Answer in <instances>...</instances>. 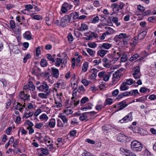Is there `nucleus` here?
Returning <instances> with one entry per match:
<instances>
[{
  "label": "nucleus",
  "mask_w": 156,
  "mask_h": 156,
  "mask_svg": "<svg viewBox=\"0 0 156 156\" xmlns=\"http://www.w3.org/2000/svg\"><path fill=\"white\" fill-rule=\"evenodd\" d=\"M106 73L105 71H102L99 73L98 75V76L99 78H102L103 79Z\"/></svg>",
  "instance_id": "c03bdc74"
},
{
  "label": "nucleus",
  "mask_w": 156,
  "mask_h": 156,
  "mask_svg": "<svg viewBox=\"0 0 156 156\" xmlns=\"http://www.w3.org/2000/svg\"><path fill=\"white\" fill-rule=\"evenodd\" d=\"M125 82L127 85H130L133 84V79H127Z\"/></svg>",
  "instance_id": "052dcab7"
},
{
  "label": "nucleus",
  "mask_w": 156,
  "mask_h": 156,
  "mask_svg": "<svg viewBox=\"0 0 156 156\" xmlns=\"http://www.w3.org/2000/svg\"><path fill=\"white\" fill-rule=\"evenodd\" d=\"M95 114L96 113L94 111L88 112V118L89 116H90V119H93L95 116Z\"/></svg>",
  "instance_id": "ea45409f"
},
{
  "label": "nucleus",
  "mask_w": 156,
  "mask_h": 156,
  "mask_svg": "<svg viewBox=\"0 0 156 156\" xmlns=\"http://www.w3.org/2000/svg\"><path fill=\"white\" fill-rule=\"evenodd\" d=\"M76 99H73V100H71L72 101L71 102V104L72 105H73L74 106H77L80 103V100H78L77 101L76 100Z\"/></svg>",
  "instance_id": "37998d69"
},
{
  "label": "nucleus",
  "mask_w": 156,
  "mask_h": 156,
  "mask_svg": "<svg viewBox=\"0 0 156 156\" xmlns=\"http://www.w3.org/2000/svg\"><path fill=\"white\" fill-rule=\"evenodd\" d=\"M88 29V26L87 25L84 23H82L80 28V30L81 31L87 30Z\"/></svg>",
  "instance_id": "2f4dec72"
},
{
  "label": "nucleus",
  "mask_w": 156,
  "mask_h": 156,
  "mask_svg": "<svg viewBox=\"0 0 156 156\" xmlns=\"http://www.w3.org/2000/svg\"><path fill=\"white\" fill-rule=\"evenodd\" d=\"M19 96L24 101L29 100L30 98V95H27V94H25L24 91L21 92L19 95Z\"/></svg>",
  "instance_id": "f8f14e48"
},
{
  "label": "nucleus",
  "mask_w": 156,
  "mask_h": 156,
  "mask_svg": "<svg viewBox=\"0 0 156 156\" xmlns=\"http://www.w3.org/2000/svg\"><path fill=\"white\" fill-rule=\"evenodd\" d=\"M87 112H84L80 116L79 119L80 120L83 121L85 120L87 116Z\"/></svg>",
  "instance_id": "cd10ccee"
},
{
  "label": "nucleus",
  "mask_w": 156,
  "mask_h": 156,
  "mask_svg": "<svg viewBox=\"0 0 156 156\" xmlns=\"http://www.w3.org/2000/svg\"><path fill=\"white\" fill-rule=\"evenodd\" d=\"M139 57V55L138 54H135L130 58L129 61L131 62H132Z\"/></svg>",
  "instance_id": "72a5a7b5"
},
{
  "label": "nucleus",
  "mask_w": 156,
  "mask_h": 156,
  "mask_svg": "<svg viewBox=\"0 0 156 156\" xmlns=\"http://www.w3.org/2000/svg\"><path fill=\"white\" fill-rule=\"evenodd\" d=\"M147 34V31L145 30L140 33L138 35V39L141 40L144 39Z\"/></svg>",
  "instance_id": "6ab92c4d"
},
{
  "label": "nucleus",
  "mask_w": 156,
  "mask_h": 156,
  "mask_svg": "<svg viewBox=\"0 0 156 156\" xmlns=\"http://www.w3.org/2000/svg\"><path fill=\"white\" fill-rule=\"evenodd\" d=\"M127 85V84L125 82H122L119 87L120 90L122 91L127 90L129 89V87Z\"/></svg>",
  "instance_id": "4468645a"
},
{
  "label": "nucleus",
  "mask_w": 156,
  "mask_h": 156,
  "mask_svg": "<svg viewBox=\"0 0 156 156\" xmlns=\"http://www.w3.org/2000/svg\"><path fill=\"white\" fill-rule=\"evenodd\" d=\"M120 73L119 71L117 70L113 74L112 80V82L114 83H116L120 80Z\"/></svg>",
  "instance_id": "39448f33"
},
{
  "label": "nucleus",
  "mask_w": 156,
  "mask_h": 156,
  "mask_svg": "<svg viewBox=\"0 0 156 156\" xmlns=\"http://www.w3.org/2000/svg\"><path fill=\"white\" fill-rule=\"evenodd\" d=\"M39 118L40 119L47 120L48 119V118L46 114H44L40 116Z\"/></svg>",
  "instance_id": "5fc2aeb1"
},
{
  "label": "nucleus",
  "mask_w": 156,
  "mask_h": 156,
  "mask_svg": "<svg viewBox=\"0 0 156 156\" xmlns=\"http://www.w3.org/2000/svg\"><path fill=\"white\" fill-rule=\"evenodd\" d=\"M69 15L71 19L72 17H73V19L74 20L79 19V15L78 13L77 12H73Z\"/></svg>",
  "instance_id": "f3484780"
},
{
  "label": "nucleus",
  "mask_w": 156,
  "mask_h": 156,
  "mask_svg": "<svg viewBox=\"0 0 156 156\" xmlns=\"http://www.w3.org/2000/svg\"><path fill=\"white\" fill-rule=\"evenodd\" d=\"M127 59V56L126 55H123L121 58V62H125L126 61Z\"/></svg>",
  "instance_id": "6e6d98bb"
},
{
  "label": "nucleus",
  "mask_w": 156,
  "mask_h": 156,
  "mask_svg": "<svg viewBox=\"0 0 156 156\" xmlns=\"http://www.w3.org/2000/svg\"><path fill=\"white\" fill-rule=\"evenodd\" d=\"M110 74L108 73H106L105 74L104 78L103 79V80L105 81H108L109 79Z\"/></svg>",
  "instance_id": "3c124183"
},
{
  "label": "nucleus",
  "mask_w": 156,
  "mask_h": 156,
  "mask_svg": "<svg viewBox=\"0 0 156 156\" xmlns=\"http://www.w3.org/2000/svg\"><path fill=\"white\" fill-rule=\"evenodd\" d=\"M62 121L63 123L64 124L66 125V126L68 125V119L64 115H60L58 116Z\"/></svg>",
  "instance_id": "5701e85b"
},
{
  "label": "nucleus",
  "mask_w": 156,
  "mask_h": 156,
  "mask_svg": "<svg viewBox=\"0 0 156 156\" xmlns=\"http://www.w3.org/2000/svg\"><path fill=\"white\" fill-rule=\"evenodd\" d=\"M71 87L73 89H77V83L76 82H72L71 83Z\"/></svg>",
  "instance_id": "680f3d73"
},
{
  "label": "nucleus",
  "mask_w": 156,
  "mask_h": 156,
  "mask_svg": "<svg viewBox=\"0 0 156 156\" xmlns=\"http://www.w3.org/2000/svg\"><path fill=\"white\" fill-rule=\"evenodd\" d=\"M45 94L43 93H40L38 94V96L42 98H46L47 96L49 94L50 92H45Z\"/></svg>",
  "instance_id": "7c9ffc66"
},
{
  "label": "nucleus",
  "mask_w": 156,
  "mask_h": 156,
  "mask_svg": "<svg viewBox=\"0 0 156 156\" xmlns=\"http://www.w3.org/2000/svg\"><path fill=\"white\" fill-rule=\"evenodd\" d=\"M105 102L107 105H110L112 104L113 103V100L110 98L106 99Z\"/></svg>",
  "instance_id": "0e129e2a"
},
{
  "label": "nucleus",
  "mask_w": 156,
  "mask_h": 156,
  "mask_svg": "<svg viewBox=\"0 0 156 156\" xmlns=\"http://www.w3.org/2000/svg\"><path fill=\"white\" fill-rule=\"evenodd\" d=\"M66 62L67 61L66 59H62L61 58H56L55 65L57 67H59L60 66L61 64L62 65V67H63V66L65 67Z\"/></svg>",
  "instance_id": "423d86ee"
},
{
  "label": "nucleus",
  "mask_w": 156,
  "mask_h": 156,
  "mask_svg": "<svg viewBox=\"0 0 156 156\" xmlns=\"http://www.w3.org/2000/svg\"><path fill=\"white\" fill-rule=\"evenodd\" d=\"M40 65L42 67L46 66L48 65L46 60L44 58L42 59L40 62Z\"/></svg>",
  "instance_id": "473e14b6"
},
{
  "label": "nucleus",
  "mask_w": 156,
  "mask_h": 156,
  "mask_svg": "<svg viewBox=\"0 0 156 156\" xmlns=\"http://www.w3.org/2000/svg\"><path fill=\"white\" fill-rule=\"evenodd\" d=\"M61 10L63 13H65L67 12V9L66 7L64 5V4L62 5Z\"/></svg>",
  "instance_id": "774afa93"
},
{
  "label": "nucleus",
  "mask_w": 156,
  "mask_h": 156,
  "mask_svg": "<svg viewBox=\"0 0 156 156\" xmlns=\"http://www.w3.org/2000/svg\"><path fill=\"white\" fill-rule=\"evenodd\" d=\"M132 114V112H130L124 117L122 119L120 120L119 122L121 123H122L124 122H127L129 121H131L133 120Z\"/></svg>",
  "instance_id": "20e7f679"
},
{
  "label": "nucleus",
  "mask_w": 156,
  "mask_h": 156,
  "mask_svg": "<svg viewBox=\"0 0 156 156\" xmlns=\"http://www.w3.org/2000/svg\"><path fill=\"white\" fill-rule=\"evenodd\" d=\"M36 87L38 90L41 92H50L49 86L47 83L43 82L41 83L39 81H37L36 83Z\"/></svg>",
  "instance_id": "f257e3e1"
},
{
  "label": "nucleus",
  "mask_w": 156,
  "mask_h": 156,
  "mask_svg": "<svg viewBox=\"0 0 156 156\" xmlns=\"http://www.w3.org/2000/svg\"><path fill=\"white\" fill-rule=\"evenodd\" d=\"M99 18L98 16L94 17L92 20V23H96L98 22Z\"/></svg>",
  "instance_id": "e2e57ef3"
},
{
  "label": "nucleus",
  "mask_w": 156,
  "mask_h": 156,
  "mask_svg": "<svg viewBox=\"0 0 156 156\" xmlns=\"http://www.w3.org/2000/svg\"><path fill=\"white\" fill-rule=\"evenodd\" d=\"M46 56L48 60L51 62L52 63L55 62V58L56 57L55 55H51L50 54H47L46 55Z\"/></svg>",
  "instance_id": "ddd939ff"
},
{
  "label": "nucleus",
  "mask_w": 156,
  "mask_h": 156,
  "mask_svg": "<svg viewBox=\"0 0 156 156\" xmlns=\"http://www.w3.org/2000/svg\"><path fill=\"white\" fill-rule=\"evenodd\" d=\"M97 46V44L94 42L88 43V47L91 48H95Z\"/></svg>",
  "instance_id": "8fccbe9b"
},
{
  "label": "nucleus",
  "mask_w": 156,
  "mask_h": 156,
  "mask_svg": "<svg viewBox=\"0 0 156 156\" xmlns=\"http://www.w3.org/2000/svg\"><path fill=\"white\" fill-rule=\"evenodd\" d=\"M24 37L27 40H30L32 38L31 33L29 31H27L23 34Z\"/></svg>",
  "instance_id": "b1692460"
},
{
  "label": "nucleus",
  "mask_w": 156,
  "mask_h": 156,
  "mask_svg": "<svg viewBox=\"0 0 156 156\" xmlns=\"http://www.w3.org/2000/svg\"><path fill=\"white\" fill-rule=\"evenodd\" d=\"M28 110H27L26 112H25L23 117V118L27 119L30 117H31L34 114L33 112H28Z\"/></svg>",
  "instance_id": "2eb2a0df"
},
{
  "label": "nucleus",
  "mask_w": 156,
  "mask_h": 156,
  "mask_svg": "<svg viewBox=\"0 0 156 156\" xmlns=\"http://www.w3.org/2000/svg\"><path fill=\"white\" fill-rule=\"evenodd\" d=\"M98 72V70L95 68H93L90 70L89 73L91 74V75L89 78L91 80H94L95 79L97 76V73Z\"/></svg>",
  "instance_id": "0eeeda50"
},
{
  "label": "nucleus",
  "mask_w": 156,
  "mask_h": 156,
  "mask_svg": "<svg viewBox=\"0 0 156 156\" xmlns=\"http://www.w3.org/2000/svg\"><path fill=\"white\" fill-rule=\"evenodd\" d=\"M50 138L48 136H45L43 139V143H45L46 144H47V142L49 140H50Z\"/></svg>",
  "instance_id": "338daca9"
},
{
  "label": "nucleus",
  "mask_w": 156,
  "mask_h": 156,
  "mask_svg": "<svg viewBox=\"0 0 156 156\" xmlns=\"http://www.w3.org/2000/svg\"><path fill=\"white\" fill-rule=\"evenodd\" d=\"M78 89L79 90L78 92L79 93H83L85 91V89L83 85L79 86Z\"/></svg>",
  "instance_id": "4d7b16f0"
},
{
  "label": "nucleus",
  "mask_w": 156,
  "mask_h": 156,
  "mask_svg": "<svg viewBox=\"0 0 156 156\" xmlns=\"http://www.w3.org/2000/svg\"><path fill=\"white\" fill-rule=\"evenodd\" d=\"M141 74L140 71V67L137 66L135 67L133 70L132 75H135L136 74Z\"/></svg>",
  "instance_id": "c756f323"
},
{
  "label": "nucleus",
  "mask_w": 156,
  "mask_h": 156,
  "mask_svg": "<svg viewBox=\"0 0 156 156\" xmlns=\"http://www.w3.org/2000/svg\"><path fill=\"white\" fill-rule=\"evenodd\" d=\"M88 101V98L86 97L82 98L80 101V105L82 106H84V104Z\"/></svg>",
  "instance_id": "c85d7f7f"
},
{
  "label": "nucleus",
  "mask_w": 156,
  "mask_h": 156,
  "mask_svg": "<svg viewBox=\"0 0 156 156\" xmlns=\"http://www.w3.org/2000/svg\"><path fill=\"white\" fill-rule=\"evenodd\" d=\"M31 57V55L30 54H27L23 58V62L24 63H26L27 60Z\"/></svg>",
  "instance_id": "13d9d810"
},
{
  "label": "nucleus",
  "mask_w": 156,
  "mask_h": 156,
  "mask_svg": "<svg viewBox=\"0 0 156 156\" xmlns=\"http://www.w3.org/2000/svg\"><path fill=\"white\" fill-rule=\"evenodd\" d=\"M112 46V44L108 43H104L102 44L100 47L101 49L104 48L106 49H108Z\"/></svg>",
  "instance_id": "412c9836"
},
{
  "label": "nucleus",
  "mask_w": 156,
  "mask_h": 156,
  "mask_svg": "<svg viewBox=\"0 0 156 156\" xmlns=\"http://www.w3.org/2000/svg\"><path fill=\"white\" fill-rule=\"evenodd\" d=\"M112 21L113 23H115L117 26H118L120 25V22H118V19L117 17H114L112 19Z\"/></svg>",
  "instance_id": "a18cd8bd"
},
{
  "label": "nucleus",
  "mask_w": 156,
  "mask_h": 156,
  "mask_svg": "<svg viewBox=\"0 0 156 156\" xmlns=\"http://www.w3.org/2000/svg\"><path fill=\"white\" fill-rule=\"evenodd\" d=\"M88 68V62H86L84 63L82 66V71L83 72H86Z\"/></svg>",
  "instance_id": "c9c22d12"
},
{
  "label": "nucleus",
  "mask_w": 156,
  "mask_h": 156,
  "mask_svg": "<svg viewBox=\"0 0 156 156\" xmlns=\"http://www.w3.org/2000/svg\"><path fill=\"white\" fill-rule=\"evenodd\" d=\"M111 7L113 8L114 12H118L119 11V9L118 6V4L116 3L112 4L111 5Z\"/></svg>",
  "instance_id": "bb28decb"
},
{
  "label": "nucleus",
  "mask_w": 156,
  "mask_h": 156,
  "mask_svg": "<svg viewBox=\"0 0 156 156\" xmlns=\"http://www.w3.org/2000/svg\"><path fill=\"white\" fill-rule=\"evenodd\" d=\"M71 18L69 15H65L60 20V25L63 27L66 26L70 22Z\"/></svg>",
  "instance_id": "7ed1b4c3"
},
{
  "label": "nucleus",
  "mask_w": 156,
  "mask_h": 156,
  "mask_svg": "<svg viewBox=\"0 0 156 156\" xmlns=\"http://www.w3.org/2000/svg\"><path fill=\"white\" fill-rule=\"evenodd\" d=\"M95 53V51L92 49L88 48V54L92 57L94 56Z\"/></svg>",
  "instance_id": "864d4df0"
},
{
  "label": "nucleus",
  "mask_w": 156,
  "mask_h": 156,
  "mask_svg": "<svg viewBox=\"0 0 156 156\" xmlns=\"http://www.w3.org/2000/svg\"><path fill=\"white\" fill-rule=\"evenodd\" d=\"M68 40L69 42H71L73 40V37L71 33L69 34L67 36Z\"/></svg>",
  "instance_id": "603ef678"
},
{
  "label": "nucleus",
  "mask_w": 156,
  "mask_h": 156,
  "mask_svg": "<svg viewBox=\"0 0 156 156\" xmlns=\"http://www.w3.org/2000/svg\"><path fill=\"white\" fill-rule=\"evenodd\" d=\"M51 73L52 77L56 79H57L59 77V70L55 68L52 67L51 68Z\"/></svg>",
  "instance_id": "9d476101"
},
{
  "label": "nucleus",
  "mask_w": 156,
  "mask_h": 156,
  "mask_svg": "<svg viewBox=\"0 0 156 156\" xmlns=\"http://www.w3.org/2000/svg\"><path fill=\"white\" fill-rule=\"evenodd\" d=\"M131 96H136L137 94H139V93L136 89L131 90Z\"/></svg>",
  "instance_id": "09e8293b"
},
{
  "label": "nucleus",
  "mask_w": 156,
  "mask_h": 156,
  "mask_svg": "<svg viewBox=\"0 0 156 156\" xmlns=\"http://www.w3.org/2000/svg\"><path fill=\"white\" fill-rule=\"evenodd\" d=\"M120 151L124 153L126 156H136V155L130 151L123 148H120Z\"/></svg>",
  "instance_id": "1a4fd4ad"
},
{
  "label": "nucleus",
  "mask_w": 156,
  "mask_h": 156,
  "mask_svg": "<svg viewBox=\"0 0 156 156\" xmlns=\"http://www.w3.org/2000/svg\"><path fill=\"white\" fill-rule=\"evenodd\" d=\"M131 147L132 148L137 151H140L143 148L142 144L140 142L136 140L132 141L131 144Z\"/></svg>",
  "instance_id": "f03ea898"
},
{
  "label": "nucleus",
  "mask_w": 156,
  "mask_h": 156,
  "mask_svg": "<svg viewBox=\"0 0 156 156\" xmlns=\"http://www.w3.org/2000/svg\"><path fill=\"white\" fill-rule=\"evenodd\" d=\"M41 151L42 154L44 155H47L48 154V149L42 148L41 149Z\"/></svg>",
  "instance_id": "de8ad7c7"
},
{
  "label": "nucleus",
  "mask_w": 156,
  "mask_h": 156,
  "mask_svg": "<svg viewBox=\"0 0 156 156\" xmlns=\"http://www.w3.org/2000/svg\"><path fill=\"white\" fill-rule=\"evenodd\" d=\"M148 95L144 96L136 100V102H142L145 101L147 98Z\"/></svg>",
  "instance_id": "e433bc0d"
},
{
  "label": "nucleus",
  "mask_w": 156,
  "mask_h": 156,
  "mask_svg": "<svg viewBox=\"0 0 156 156\" xmlns=\"http://www.w3.org/2000/svg\"><path fill=\"white\" fill-rule=\"evenodd\" d=\"M57 126L58 127L61 128H65L67 126L66 125L64 124L63 122H62V121L60 119H57Z\"/></svg>",
  "instance_id": "4be33fe9"
},
{
  "label": "nucleus",
  "mask_w": 156,
  "mask_h": 156,
  "mask_svg": "<svg viewBox=\"0 0 156 156\" xmlns=\"http://www.w3.org/2000/svg\"><path fill=\"white\" fill-rule=\"evenodd\" d=\"M117 108H118V109L115 111L116 112L123 109L128 106V104L126 103V101L125 100H123L119 102L117 104Z\"/></svg>",
  "instance_id": "6e6552de"
},
{
  "label": "nucleus",
  "mask_w": 156,
  "mask_h": 156,
  "mask_svg": "<svg viewBox=\"0 0 156 156\" xmlns=\"http://www.w3.org/2000/svg\"><path fill=\"white\" fill-rule=\"evenodd\" d=\"M62 102L55 101V104L54 105V108H59L62 107Z\"/></svg>",
  "instance_id": "79ce46f5"
},
{
  "label": "nucleus",
  "mask_w": 156,
  "mask_h": 156,
  "mask_svg": "<svg viewBox=\"0 0 156 156\" xmlns=\"http://www.w3.org/2000/svg\"><path fill=\"white\" fill-rule=\"evenodd\" d=\"M78 120L76 118L73 119L71 121L70 124L71 126H74L78 124Z\"/></svg>",
  "instance_id": "4c0bfd02"
},
{
  "label": "nucleus",
  "mask_w": 156,
  "mask_h": 156,
  "mask_svg": "<svg viewBox=\"0 0 156 156\" xmlns=\"http://www.w3.org/2000/svg\"><path fill=\"white\" fill-rule=\"evenodd\" d=\"M38 134V136L36 135L35 136L36 139L39 141L40 143H43V139L44 136L41 133H39Z\"/></svg>",
  "instance_id": "dca6fc26"
},
{
  "label": "nucleus",
  "mask_w": 156,
  "mask_h": 156,
  "mask_svg": "<svg viewBox=\"0 0 156 156\" xmlns=\"http://www.w3.org/2000/svg\"><path fill=\"white\" fill-rule=\"evenodd\" d=\"M57 97L56 98H55V100L58 102H62L64 98L63 97L59 96L58 94H57Z\"/></svg>",
  "instance_id": "49530a36"
},
{
  "label": "nucleus",
  "mask_w": 156,
  "mask_h": 156,
  "mask_svg": "<svg viewBox=\"0 0 156 156\" xmlns=\"http://www.w3.org/2000/svg\"><path fill=\"white\" fill-rule=\"evenodd\" d=\"M137 9L140 12H143L145 10L144 7L141 5H139L137 6Z\"/></svg>",
  "instance_id": "bf43d9fd"
},
{
  "label": "nucleus",
  "mask_w": 156,
  "mask_h": 156,
  "mask_svg": "<svg viewBox=\"0 0 156 156\" xmlns=\"http://www.w3.org/2000/svg\"><path fill=\"white\" fill-rule=\"evenodd\" d=\"M60 80H59L57 83H55L54 84V87L55 88H59L60 86H62V84L60 82Z\"/></svg>",
  "instance_id": "69168bd1"
},
{
  "label": "nucleus",
  "mask_w": 156,
  "mask_h": 156,
  "mask_svg": "<svg viewBox=\"0 0 156 156\" xmlns=\"http://www.w3.org/2000/svg\"><path fill=\"white\" fill-rule=\"evenodd\" d=\"M127 137L126 135L121 133L119 134L117 138V140L119 142H123L126 140Z\"/></svg>",
  "instance_id": "9b49d317"
},
{
  "label": "nucleus",
  "mask_w": 156,
  "mask_h": 156,
  "mask_svg": "<svg viewBox=\"0 0 156 156\" xmlns=\"http://www.w3.org/2000/svg\"><path fill=\"white\" fill-rule=\"evenodd\" d=\"M108 52V51L107 50H100L98 51L97 55L98 56H100L101 57H103Z\"/></svg>",
  "instance_id": "a211bd4d"
},
{
  "label": "nucleus",
  "mask_w": 156,
  "mask_h": 156,
  "mask_svg": "<svg viewBox=\"0 0 156 156\" xmlns=\"http://www.w3.org/2000/svg\"><path fill=\"white\" fill-rule=\"evenodd\" d=\"M78 91L77 89H73V90L72 92V97L71 98V100L73 99H77V93Z\"/></svg>",
  "instance_id": "a878e982"
},
{
  "label": "nucleus",
  "mask_w": 156,
  "mask_h": 156,
  "mask_svg": "<svg viewBox=\"0 0 156 156\" xmlns=\"http://www.w3.org/2000/svg\"><path fill=\"white\" fill-rule=\"evenodd\" d=\"M64 5L65 6V7H66L67 10L72 9L73 7V5L66 2H65L64 3Z\"/></svg>",
  "instance_id": "a19ab883"
},
{
  "label": "nucleus",
  "mask_w": 156,
  "mask_h": 156,
  "mask_svg": "<svg viewBox=\"0 0 156 156\" xmlns=\"http://www.w3.org/2000/svg\"><path fill=\"white\" fill-rule=\"evenodd\" d=\"M56 144L57 147H58L59 146L62 145L63 144L62 138H58L57 139Z\"/></svg>",
  "instance_id": "58836bf2"
},
{
  "label": "nucleus",
  "mask_w": 156,
  "mask_h": 156,
  "mask_svg": "<svg viewBox=\"0 0 156 156\" xmlns=\"http://www.w3.org/2000/svg\"><path fill=\"white\" fill-rule=\"evenodd\" d=\"M48 125L49 127L51 128L54 127L55 125V119H51L48 123Z\"/></svg>",
  "instance_id": "393cba45"
},
{
  "label": "nucleus",
  "mask_w": 156,
  "mask_h": 156,
  "mask_svg": "<svg viewBox=\"0 0 156 156\" xmlns=\"http://www.w3.org/2000/svg\"><path fill=\"white\" fill-rule=\"evenodd\" d=\"M88 41L90 40H92V38H96L98 37V34L94 32H88Z\"/></svg>",
  "instance_id": "aec40b11"
},
{
  "label": "nucleus",
  "mask_w": 156,
  "mask_h": 156,
  "mask_svg": "<svg viewBox=\"0 0 156 156\" xmlns=\"http://www.w3.org/2000/svg\"><path fill=\"white\" fill-rule=\"evenodd\" d=\"M119 39H125L128 37L129 36L126 34L122 33H121L118 35Z\"/></svg>",
  "instance_id": "f704fd0d"
}]
</instances>
